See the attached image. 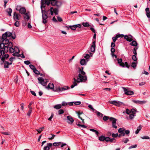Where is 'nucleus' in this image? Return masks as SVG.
Here are the masks:
<instances>
[{
    "instance_id": "f257e3e1",
    "label": "nucleus",
    "mask_w": 150,
    "mask_h": 150,
    "mask_svg": "<svg viewBox=\"0 0 150 150\" xmlns=\"http://www.w3.org/2000/svg\"><path fill=\"white\" fill-rule=\"evenodd\" d=\"M83 69L82 68V70H80V73H79L78 75V78L76 80L75 78H74V80L73 83V84L71 86V88H73L75 86L77 85L76 82L79 83L83 81H84L87 80V77L86 76H83L85 75V73L83 70Z\"/></svg>"
},
{
    "instance_id": "f03ea898",
    "label": "nucleus",
    "mask_w": 150,
    "mask_h": 150,
    "mask_svg": "<svg viewBox=\"0 0 150 150\" xmlns=\"http://www.w3.org/2000/svg\"><path fill=\"white\" fill-rule=\"evenodd\" d=\"M52 6H56L57 7H59L61 5V3L60 2L56 0H41V5H43V6L45 7V5L49 6L50 4Z\"/></svg>"
},
{
    "instance_id": "7ed1b4c3",
    "label": "nucleus",
    "mask_w": 150,
    "mask_h": 150,
    "mask_svg": "<svg viewBox=\"0 0 150 150\" xmlns=\"http://www.w3.org/2000/svg\"><path fill=\"white\" fill-rule=\"evenodd\" d=\"M41 12L42 15V23L44 24L46 23L47 22V19L48 18V16L47 15V14L48 11H45V8L44 6H43V4L41 5Z\"/></svg>"
},
{
    "instance_id": "20e7f679",
    "label": "nucleus",
    "mask_w": 150,
    "mask_h": 150,
    "mask_svg": "<svg viewBox=\"0 0 150 150\" xmlns=\"http://www.w3.org/2000/svg\"><path fill=\"white\" fill-rule=\"evenodd\" d=\"M69 88L68 86H65L63 87H58L56 88H54V91L58 92H60L64 91Z\"/></svg>"
},
{
    "instance_id": "39448f33",
    "label": "nucleus",
    "mask_w": 150,
    "mask_h": 150,
    "mask_svg": "<svg viewBox=\"0 0 150 150\" xmlns=\"http://www.w3.org/2000/svg\"><path fill=\"white\" fill-rule=\"evenodd\" d=\"M9 41L8 39L3 40H0V47H4L5 45H7L9 43Z\"/></svg>"
},
{
    "instance_id": "423d86ee",
    "label": "nucleus",
    "mask_w": 150,
    "mask_h": 150,
    "mask_svg": "<svg viewBox=\"0 0 150 150\" xmlns=\"http://www.w3.org/2000/svg\"><path fill=\"white\" fill-rule=\"evenodd\" d=\"M109 102L110 104L114 105L117 106H120L123 103L122 102L116 100L110 101Z\"/></svg>"
},
{
    "instance_id": "0eeeda50",
    "label": "nucleus",
    "mask_w": 150,
    "mask_h": 150,
    "mask_svg": "<svg viewBox=\"0 0 150 150\" xmlns=\"http://www.w3.org/2000/svg\"><path fill=\"white\" fill-rule=\"evenodd\" d=\"M38 79L39 81V83H41L42 85L45 86L47 85V81H45L42 77H38Z\"/></svg>"
},
{
    "instance_id": "6e6552de",
    "label": "nucleus",
    "mask_w": 150,
    "mask_h": 150,
    "mask_svg": "<svg viewBox=\"0 0 150 150\" xmlns=\"http://www.w3.org/2000/svg\"><path fill=\"white\" fill-rule=\"evenodd\" d=\"M50 11L51 14L52 16L53 15L54 13L55 15H57L58 14V11L57 8L54 9L52 7H51L50 10H48V11Z\"/></svg>"
},
{
    "instance_id": "1a4fd4ad",
    "label": "nucleus",
    "mask_w": 150,
    "mask_h": 150,
    "mask_svg": "<svg viewBox=\"0 0 150 150\" xmlns=\"http://www.w3.org/2000/svg\"><path fill=\"white\" fill-rule=\"evenodd\" d=\"M13 18L15 21L19 20L21 18V16L20 14L14 12L13 13Z\"/></svg>"
},
{
    "instance_id": "9d476101",
    "label": "nucleus",
    "mask_w": 150,
    "mask_h": 150,
    "mask_svg": "<svg viewBox=\"0 0 150 150\" xmlns=\"http://www.w3.org/2000/svg\"><path fill=\"white\" fill-rule=\"evenodd\" d=\"M125 132L126 135L128 136L130 133V131L129 130H125L124 128H120L118 130V132L120 133Z\"/></svg>"
},
{
    "instance_id": "9b49d317",
    "label": "nucleus",
    "mask_w": 150,
    "mask_h": 150,
    "mask_svg": "<svg viewBox=\"0 0 150 150\" xmlns=\"http://www.w3.org/2000/svg\"><path fill=\"white\" fill-rule=\"evenodd\" d=\"M96 47V40H95L93 41L91 45L90 49L91 51L92 52L94 53L95 52Z\"/></svg>"
},
{
    "instance_id": "f8f14e48",
    "label": "nucleus",
    "mask_w": 150,
    "mask_h": 150,
    "mask_svg": "<svg viewBox=\"0 0 150 150\" xmlns=\"http://www.w3.org/2000/svg\"><path fill=\"white\" fill-rule=\"evenodd\" d=\"M67 122L70 125H72L74 121V120L72 117L70 116H67Z\"/></svg>"
},
{
    "instance_id": "ddd939ff",
    "label": "nucleus",
    "mask_w": 150,
    "mask_h": 150,
    "mask_svg": "<svg viewBox=\"0 0 150 150\" xmlns=\"http://www.w3.org/2000/svg\"><path fill=\"white\" fill-rule=\"evenodd\" d=\"M8 48H9L6 45H4V47H0V50H1L2 52H4L5 53L8 52Z\"/></svg>"
},
{
    "instance_id": "4468645a",
    "label": "nucleus",
    "mask_w": 150,
    "mask_h": 150,
    "mask_svg": "<svg viewBox=\"0 0 150 150\" xmlns=\"http://www.w3.org/2000/svg\"><path fill=\"white\" fill-rule=\"evenodd\" d=\"M124 38L127 41L129 42H131L133 40L132 39V36L131 35L129 36L125 35L124 36Z\"/></svg>"
},
{
    "instance_id": "2eb2a0df",
    "label": "nucleus",
    "mask_w": 150,
    "mask_h": 150,
    "mask_svg": "<svg viewBox=\"0 0 150 150\" xmlns=\"http://www.w3.org/2000/svg\"><path fill=\"white\" fill-rule=\"evenodd\" d=\"M125 93L124 94H134V92L132 91L128 90L127 89L124 87H122Z\"/></svg>"
},
{
    "instance_id": "dca6fc26",
    "label": "nucleus",
    "mask_w": 150,
    "mask_h": 150,
    "mask_svg": "<svg viewBox=\"0 0 150 150\" xmlns=\"http://www.w3.org/2000/svg\"><path fill=\"white\" fill-rule=\"evenodd\" d=\"M119 64L120 66L123 67H124L125 66L126 67L128 68H129V66L128 64V63L127 62H125V63L122 62L121 63H120Z\"/></svg>"
},
{
    "instance_id": "f3484780",
    "label": "nucleus",
    "mask_w": 150,
    "mask_h": 150,
    "mask_svg": "<svg viewBox=\"0 0 150 150\" xmlns=\"http://www.w3.org/2000/svg\"><path fill=\"white\" fill-rule=\"evenodd\" d=\"M88 61V60H86L84 59H83L81 60L80 64L82 65H86Z\"/></svg>"
},
{
    "instance_id": "a211bd4d",
    "label": "nucleus",
    "mask_w": 150,
    "mask_h": 150,
    "mask_svg": "<svg viewBox=\"0 0 150 150\" xmlns=\"http://www.w3.org/2000/svg\"><path fill=\"white\" fill-rule=\"evenodd\" d=\"M19 11L21 14H24L26 13V10L25 7H23L21 8Z\"/></svg>"
},
{
    "instance_id": "6ab92c4d",
    "label": "nucleus",
    "mask_w": 150,
    "mask_h": 150,
    "mask_svg": "<svg viewBox=\"0 0 150 150\" xmlns=\"http://www.w3.org/2000/svg\"><path fill=\"white\" fill-rule=\"evenodd\" d=\"M24 14V15L23 16V17L25 20V21L27 20V21H28L30 18V17L29 16L28 14L27 13H26Z\"/></svg>"
},
{
    "instance_id": "aec40b11",
    "label": "nucleus",
    "mask_w": 150,
    "mask_h": 150,
    "mask_svg": "<svg viewBox=\"0 0 150 150\" xmlns=\"http://www.w3.org/2000/svg\"><path fill=\"white\" fill-rule=\"evenodd\" d=\"M76 25H70L69 27L67 26H66L65 27L67 28L68 29H69V28H70L71 30H75L76 29Z\"/></svg>"
},
{
    "instance_id": "412c9836",
    "label": "nucleus",
    "mask_w": 150,
    "mask_h": 150,
    "mask_svg": "<svg viewBox=\"0 0 150 150\" xmlns=\"http://www.w3.org/2000/svg\"><path fill=\"white\" fill-rule=\"evenodd\" d=\"M18 51L15 52L13 54V55L14 56H17L18 57H20V54H19L20 52L19 50L18 49Z\"/></svg>"
},
{
    "instance_id": "4be33fe9",
    "label": "nucleus",
    "mask_w": 150,
    "mask_h": 150,
    "mask_svg": "<svg viewBox=\"0 0 150 150\" xmlns=\"http://www.w3.org/2000/svg\"><path fill=\"white\" fill-rule=\"evenodd\" d=\"M62 108V105L60 104L55 105L54 106V108L58 110Z\"/></svg>"
},
{
    "instance_id": "5701e85b",
    "label": "nucleus",
    "mask_w": 150,
    "mask_h": 150,
    "mask_svg": "<svg viewBox=\"0 0 150 150\" xmlns=\"http://www.w3.org/2000/svg\"><path fill=\"white\" fill-rule=\"evenodd\" d=\"M9 55L7 54H4L3 55V57H2L1 58V60L3 62H4V59L5 58H7L9 57Z\"/></svg>"
},
{
    "instance_id": "b1692460",
    "label": "nucleus",
    "mask_w": 150,
    "mask_h": 150,
    "mask_svg": "<svg viewBox=\"0 0 150 150\" xmlns=\"http://www.w3.org/2000/svg\"><path fill=\"white\" fill-rule=\"evenodd\" d=\"M110 120L112 122V124H115L116 123L117 120L114 118L110 117Z\"/></svg>"
},
{
    "instance_id": "393cba45",
    "label": "nucleus",
    "mask_w": 150,
    "mask_h": 150,
    "mask_svg": "<svg viewBox=\"0 0 150 150\" xmlns=\"http://www.w3.org/2000/svg\"><path fill=\"white\" fill-rule=\"evenodd\" d=\"M47 88H50L51 89H54V85L53 83H50L48 86H47Z\"/></svg>"
},
{
    "instance_id": "a878e982",
    "label": "nucleus",
    "mask_w": 150,
    "mask_h": 150,
    "mask_svg": "<svg viewBox=\"0 0 150 150\" xmlns=\"http://www.w3.org/2000/svg\"><path fill=\"white\" fill-rule=\"evenodd\" d=\"M7 35H6L5 33L3 34L2 37L1 38H0V40H3L7 39Z\"/></svg>"
},
{
    "instance_id": "bb28decb",
    "label": "nucleus",
    "mask_w": 150,
    "mask_h": 150,
    "mask_svg": "<svg viewBox=\"0 0 150 150\" xmlns=\"http://www.w3.org/2000/svg\"><path fill=\"white\" fill-rule=\"evenodd\" d=\"M16 48H17V49H18L17 47H15L14 49L12 47L9 48V52L11 53H13L14 51V50Z\"/></svg>"
},
{
    "instance_id": "cd10ccee",
    "label": "nucleus",
    "mask_w": 150,
    "mask_h": 150,
    "mask_svg": "<svg viewBox=\"0 0 150 150\" xmlns=\"http://www.w3.org/2000/svg\"><path fill=\"white\" fill-rule=\"evenodd\" d=\"M130 45L132 46H136L137 45V44L136 41H133L130 43Z\"/></svg>"
},
{
    "instance_id": "c85d7f7f",
    "label": "nucleus",
    "mask_w": 150,
    "mask_h": 150,
    "mask_svg": "<svg viewBox=\"0 0 150 150\" xmlns=\"http://www.w3.org/2000/svg\"><path fill=\"white\" fill-rule=\"evenodd\" d=\"M142 129V127L140 125L139 126H138L137 127V129L135 133L136 134H138L139 131L141 129Z\"/></svg>"
},
{
    "instance_id": "c756f323",
    "label": "nucleus",
    "mask_w": 150,
    "mask_h": 150,
    "mask_svg": "<svg viewBox=\"0 0 150 150\" xmlns=\"http://www.w3.org/2000/svg\"><path fill=\"white\" fill-rule=\"evenodd\" d=\"M7 12L9 16H11V13L12 12V10L11 8H8L7 10Z\"/></svg>"
},
{
    "instance_id": "7c9ffc66",
    "label": "nucleus",
    "mask_w": 150,
    "mask_h": 150,
    "mask_svg": "<svg viewBox=\"0 0 150 150\" xmlns=\"http://www.w3.org/2000/svg\"><path fill=\"white\" fill-rule=\"evenodd\" d=\"M44 129V127H40L39 129H36L37 131L39 133H40Z\"/></svg>"
},
{
    "instance_id": "2f4dec72",
    "label": "nucleus",
    "mask_w": 150,
    "mask_h": 150,
    "mask_svg": "<svg viewBox=\"0 0 150 150\" xmlns=\"http://www.w3.org/2000/svg\"><path fill=\"white\" fill-rule=\"evenodd\" d=\"M83 26L85 27H88L90 26L89 23L88 22H83L82 23Z\"/></svg>"
},
{
    "instance_id": "473e14b6",
    "label": "nucleus",
    "mask_w": 150,
    "mask_h": 150,
    "mask_svg": "<svg viewBox=\"0 0 150 150\" xmlns=\"http://www.w3.org/2000/svg\"><path fill=\"white\" fill-rule=\"evenodd\" d=\"M131 65L132 67L135 69L136 67L137 64L136 62H134L132 63Z\"/></svg>"
},
{
    "instance_id": "72a5a7b5",
    "label": "nucleus",
    "mask_w": 150,
    "mask_h": 150,
    "mask_svg": "<svg viewBox=\"0 0 150 150\" xmlns=\"http://www.w3.org/2000/svg\"><path fill=\"white\" fill-rule=\"evenodd\" d=\"M105 139V137L103 136H101L99 137V140L100 141H103Z\"/></svg>"
},
{
    "instance_id": "f704fd0d",
    "label": "nucleus",
    "mask_w": 150,
    "mask_h": 150,
    "mask_svg": "<svg viewBox=\"0 0 150 150\" xmlns=\"http://www.w3.org/2000/svg\"><path fill=\"white\" fill-rule=\"evenodd\" d=\"M129 141V140L127 138H125L122 139V142L125 143H127Z\"/></svg>"
},
{
    "instance_id": "c9c22d12",
    "label": "nucleus",
    "mask_w": 150,
    "mask_h": 150,
    "mask_svg": "<svg viewBox=\"0 0 150 150\" xmlns=\"http://www.w3.org/2000/svg\"><path fill=\"white\" fill-rule=\"evenodd\" d=\"M96 112L97 113V115L99 117H102L103 116V115L102 113H101L100 112L98 111H96Z\"/></svg>"
},
{
    "instance_id": "e433bc0d",
    "label": "nucleus",
    "mask_w": 150,
    "mask_h": 150,
    "mask_svg": "<svg viewBox=\"0 0 150 150\" xmlns=\"http://www.w3.org/2000/svg\"><path fill=\"white\" fill-rule=\"evenodd\" d=\"M16 21L14 25L18 27L20 25L19 23L18 20H16Z\"/></svg>"
},
{
    "instance_id": "4c0bfd02",
    "label": "nucleus",
    "mask_w": 150,
    "mask_h": 150,
    "mask_svg": "<svg viewBox=\"0 0 150 150\" xmlns=\"http://www.w3.org/2000/svg\"><path fill=\"white\" fill-rule=\"evenodd\" d=\"M9 65V63L7 62H5L4 63V67L8 68Z\"/></svg>"
},
{
    "instance_id": "58836bf2",
    "label": "nucleus",
    "mask_w": 150,
    "mask_h": 150,
    "mask_svg": "<svg viewBox=\"0 0 150 150\" xmlns=\"http://www.w3.org/2000/svg\"><path fill=\"white\" fill-rule=\"evenodd\" d=\"M9 48L12 47L13 46L12 43L11 42H9L8 44L6 45Z\"/></svg>"
},
{
    "instance_id": "ea45409f",
    "label": "nucleus",
    "mask_w": 150,
    "mask_h": 150,
    "mask_svg": "<svg viewBox=\"0 0 150 150\" xmlns=\"http://www.w3.org/2000/svg\"><path fill=\"white\" fill-rule=\"evenodd\" d=\"M113 140H114V139H111L109 137H105V140L106 141H110L111 142H112Z\"/></svg>"
},
{
    "instance_id": "a19ab883",
    "label": "nucleus",
    "mask_w": 150,
    "mask_h": 150,
    "mask_svg": "<svg viewBox=\"0 0 150 150\" xmlns=\"http://www.w3.org/2000/svg\"><path fill=\"white\" fill-rule=\"evenodd\" d=\"M61 143L62 142H54L53 143V144L54 146H58L59 145V144Z\"/></svg>"
},
{
    "instance_id": "79ce46f5",
    "label": "nucleus",
    "mask_w": 150,
    "mask_h": 150,
    "mask_svg": "<svg viewBox=\"0 0 150 150\" xmlns=\"http://www.w3.org/2000/svg\"><path fill=\"white\" fill-rule=\"evenodd\" d=\"M36 74L39 75L40 74V72L36 69L33 71Z\"/></svg>"
},
{
    "instance_id": "37998d69",
    "label": "nucleus",
    "mask_w": 150,
    "mask_h": 150,
    "mask_svg": "<svg viewBox=\"0 0 150 150\" xmlns=\"http://www.w3.org/2000/svg\"><path fill=\"white\" fill-rule=\"evenodd\" d=\"M64 112L63 110L62 109H60L58 111V114L59 115H61L63 114Z\"/></svg>"
},
{
    "instance_id": "c03bdc74",
    "label": "nucleus",
    "mask_w": 150,
    "mask_h": 150,
    "mask_svg": "<svg viewBox=\"0 0 150 150\" xmlns=\"http://www.w3.org/2000/svg\"><path fill=\"white\" fill-rule=\"evenodd\" d=\"M136 110L134 109H132L131 110V112L132 114H133L134 115L136 114Z\"/></svg>"
},
{
    "instance_id": "a18cd8bd",
    "label": "nucleus",
    "mask_w": 150,
    "mask_h": 150,
    "mask_svg": "<svg viewBox=\"0 0 150 150\" xmlns=\"http://www.w3.org/2000/svg\"><path fill=\"white\" fill-rule=\"evenodd\" d=\"M76 124L79 127H81L83 128H86V126H85L84 125H81V124H77V123H76Z\"/></svg>"
},
{
    "instance_id": "49530a36",
    "label": "nucleus",
    "mask_w": 150,
    "mask_h": 150,
    "mask_svg": "<svg viewBox=\"0 0 150 150\" xmlns=\"http://www.w3.org/2000/svg\"><path fill=\"white\" fill-rule=\"evenodd\" d=\"M7 37H10L11 35V33L9 32H7L5 33Z\"/></svg>"
},
{
    "instance_id": "de8ad7c7",
    "label": "nucleus",
    "mask_w": 150,
    "mask_h": 150,
    "mask_svg": "<svg viewBox=\"0 0 150 150\" xmlns=\"http://www.w3.org/2000/svg\"><path fill=\"white\" fill-rule=\"evenodd\" d=\"M132 59L134 61H136L137 60L136 55H133L132 57Z\"/></svg>"
},
{
    "instance_id": "09e8293b",
    "label": "nucleus",
    "mask_w": 150,
    "mask_h": 150,
    "mask_svg": "<svg viewBox=\"0 0 150 150\" xmlns=\"http://www.w3.org/2000/svg\"><path fill=\"white\" fill-rule=\"evenodd\" d=\"M1 133L2 134L4 135H11L10 132H2Z\"/></svg>"
},
{
    "instance_id": "8fccbe9b",
    "label": "nucleus",
    "mask_w": 150,
    "mask_h": 150,
    "mask_svg": "<svg viewBox=\"0 0 150 150\" xmlns=\"http://www.w3.org/2000/svg\"><path fill=\"white\" fill-rule=\"evenodd\" d=\"M29 67L30 69L33 70V71L36 69L35 67L32 64H30L29 65Z\"/></svg>"
},
{
    "instance_id": "3c124183",
    "label": "nucleus",
    "mask_w": 150,
    "mask_h": 150,
    "mask_svg": "<svg viewBox=\"0 0 150 150\" xmlns=\"http://www.w3.org/2000/svg\"><path fill=\"white\" fill-rule=\"evenodd\" d=\"M141 138L143 139H150L149 136H146L141 137Z\"/></svg>"
},
{
    "instance_id": "603ef678",
    "label": "nucleus",
    "mask_w": 150,
    "mask_h": 150,
    "mask_svg": "<svg viewBox=\"0 0 150 150\" xmlns=\"http://www.w3.org/2000/svg\"><path fill=\"white\" fill-rule=\"evenodd\" d=\"M137 144H135L134 145H132L131 146H129L128 149H131L132 148H135L136 147H137Z\"/></svg>"
},
{
    "instance_id": "864d4df0",
    "label": "nucleus",
    "mask_w": 150,
    "mask_h": 150,
    "mask_svg": "<svg viewBox=\"0 0 150 150\" xmlns=\"http://www.w3.org/2000/svg\"><path fill=\"white\" fill-rule=\"evenodd\" d=\"M82 113H78V116H79V117L80 119L81 120H82V123L83 124H84V119H83L81 117H80V115L81 114H82Z\"/></svg>"
},
{
    "instance_id": "5fc2aeb1",
    "label": "nucleus",
    "mask_w": 150,
    "mask_h": 150,
    "mask_svg": "<svg viewBox=\"0 0 150 150\" xmlns=\"http://www.w3.org/2000/svg\"><path fill=\"white\" fill-rule=\"evenodd\" d=\"M135 115L133 114H131L129 115V118L130 120L132 119Z\"/></svg>"
},
{
    "instance_id": "6e6d98bb",
    "label": "nucleus",
    "mask_w": 150,
    "mask_h": 150,
    "mask_svg": "<svg viewBox=\"0 0 150 150\" xmlns=\"http://www.w3.org/2000/svg\"><path fill=\"white\" fill-rule=\"evenodd\" d=\"M103 119L104 121H107L109 119V117H108L104 116L103 117Z\"/></svg>"
},
{
    "instance_id": "4d7b16f0",
    "label": "nucleus",
    "mask_w": 150,
    "mask_h": 150,
    "mask_svg": "<svg viewBox=\"0 0 150 150\" xmlns=\"http://www.w3.org/2000/svg\"><path fill=\"white\" fill-rule=\"evenodd\" d=\"M132 101L134 103L137 104H140V101L139 100H133Z\"/></svg>"
},
{
    "instance_id": "13d9d810",
    "label": "nucleus",
    "mask_w": 150,
    "mask_h": 150,
    "mask_svg": "<svg viewBox=\"0 0 150 150\" xmlns=\"http://www.w3.org/2000/svg\"><path fill=\"white\" fill-rule=\"evenodd\" d=\"M117 61L118 62V64H120V63H122V59L121 58H120V59H117Z\"/></svg>"
},
{
    "instance_id": "bf43d9fd",
    "label": "nucleus",
    "mask_w": 150,
    "mask_h": 150,
    "mask_svg": "<svg viewBox=\"0 0 150 150\" xmlns=\"http://www.w3.org/2000/svg\"><path fill=\"white\" fill-rule=\"evenodd\" d=\"M74 103L75 105H78L81 104V102L80 101H78L76 102H74Z\"/></svg>"
},
{
    "instance_id": "052dcab7",
    "label": "nucleus",
    "mask_w": 150,
    "mask_h": 150,
    "mask_svg": "<svg viewBox=\"0 0 150 150\" xmlns=\"http://www.w3.org/2000/svg\"><path fill=\"white\" fill-rule=\"evenodd\" d=\"M5 54V53L3 52H2L1 50H0V59L1 58V56L3 57V55Z\"/></svg>"
},
{
    "instance_id": "680f3d73",
    "label": "nucleus",
    "mask_w": 150,
    "mask_h": 150,
    "mask_svg": "<svg viewBox=\"0 0 150 150\" xmlns=\"http://www.w3.org/2000/svg\"><path fill=\"white\" fill-rule=\"evenodd\" d=\"M35 96H37V97L39 98V99H41V98H40V97L41 96L42 94H38V96L37 95V94H33Z\"/></svg>"
},
{
    "instance_id": "e2e57ef3",
    "label": "nucleus",
    "mask_w": 150,
    "mask_h": 150,
    "mask_svg": "<svg viewBox=\"0 0 150 150\" xmlns=\"http://www.w3.org/2000/svg\"><path fill=\"white\" fill-rule=\"evenodd\" d=\"M22 7H21V6H17L16 7V10H17V11H20V10H21V9Z\"/></svg>"
},
{
    "instance_id": "0e129e2a",
    "label": "nucleus",
    "mask_w": 150,
    "mask_h": 150,
    "mask_svg": "<svg viewBox=\"0 0 150 150\" xmlns=\"http://www.w3.org/2000/svg\"><path fill=\"white\" fill-rule=\"evenodd\" d=\"M118 136V134L117 133H116V134L113 133L112 134V137H113V138L116 137Z\"/></svg>"
},
{
    "instance_id": "69168bd1",
    "label": "nucleus",
    "mask_w": 150,
    "mask_h": 150,
    "mask_svg": "<svg viewBox=\"0 0 150 150\" xmlns=\"http://www.w3.org/2000/svg\"><path fill=\"white\" fill-rule=\"evenodd\" d=\"M131 113V111L129 110L128 109H127L126 110V113L127 114L129 115Z\"/></svg>"
},
{
    "instance_id": "338daca9",
    "label": "nucleus",
    "mask_w": 150,
    "mask_h": 150,
    "mask_svg": "<svg viewBox=\"0 0 150 150\" xmlns=\"http://www.w3.org/2000/svg\"><path fill=\"white\" fill-rule=\"evenodd\" d=\"M50 149V147L48 146H45L43 149V150H49Z\"/></svg>"
},
{
    "instance_id": "774afa93",
    "label": "nucleus",
    "mask_w": 150,
    "mask_h": 150,
    "mask_svg": "<svg viewBox=\"0 0 150 150\" xmlns=\"http://www.w3.org/2000/svg\"><path fill=\"white\" fill-rule=\"evenodd\" d=\"M24 63L26 65H28L30 64V62L29 61L27 60L25 61L24 62Z\"/></svg>"
}]
</instances>
